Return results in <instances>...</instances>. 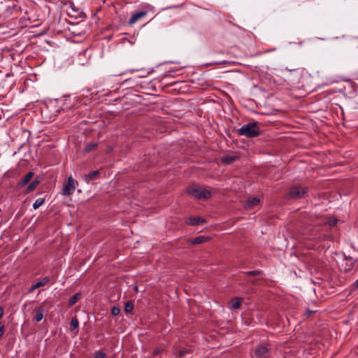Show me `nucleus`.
Wrapping results in <instances>:
<instances>
[{"label": "nucleus", "instance_id": "1", "mask_svg": "<svg viewBox=\"0 0 358 358\" xmlns=\"http://www.w3.org/2000/svg\"><path fill=\"white\" fill-rule=\"evenodd\" d=\"M186 192L189 195L199 199H208L212 196L209 189L196 184L189 185Z\"/></svg>", "mask_w": 358, "mask_h": 358}, {"label": "nucleus", "instance_id": "2", "mask_svg": "<svg viewBox=\"0 0 358 358\" xmlns=\"http://www.w3.org/2000/svg\"><path fill=\"white\" fill-rule=\"evenodd\" d=\"M237 132L240 136L255 138L260 134V128L257 122H251L242 126Z\"/></svg>", "mask_w": 358, "mask_h": 358}, {"label": "nucleus", "instance_id": "3", "mask_svg": "<svg viewBox=\"0 0 358 358\" xmlns=\"http://www.w3.org/2000/svg\"><path fill=\"white\" fill-rule=\"evenodd\" d=\"M307 193V187L301 185H294L290 187L287 194V197L293 199H301L306 196Z\"/></svg>", "mask_w": 358, "mask_h": 358}, {"label": "nucleus", "instance_id": "4", "mask_svg": "<svg viewBox=\"0 0 358 358\" xmlns=\"http://www.w3.org/2000/svg\"><path fill=\"white\" fill-rule=\"evenodd\" d=\"M355 260L351 257L345 256L343 261L339 264L340 270L343 272L347 273L351 271L355 264Z\"/></svg>", "mask_w": 358, "mask_h": 358}, {"label": "nucleus", "instance_id": "5", "mask_svg": "<svg viewBox=\"0 0 358 358\" xmlns=\"http://www.w3.org/2000/svg\"><path fill=\"white\" fill-rule=\"evenodd\" d=\"M78 182L72 178V177H69L66 183L64 184V187L62 189L63 194L69 196L73 194L76 189V184Z\"/></svg>", "mask_w": 358, "mask_h": 358}, {"label": "nucleus", "instance_id": "6", "mask_svg": "<svg viewBox=\"0 0 358 358\" xmlns=\"http://www.w3.org/2000/svg\"><path fill=\"white\" fill-rule=\"evenodd\" d=\"M269 352V349L267 346L260 345L257 347L255 351V355L257 358H266Z\"/></svg>", "mask_w": 358, "mask_h": 358}, {"label": "nucleus", "instance_id": "7", "mask_svg": "<svg viewBox=\"0 0 358 358\" xmlns=\"http://www.w3.org/2000/svg\"><path fill=\"white\" fill-rule=\"evenodd\" d=\"M146 15H147V11H140V12L134 13L129 20V24H133L137 20L145 17Z\"/></svg>", "mask_w": 358, "mask_h": 358}, {"label": "nucleus", "instance_id": "8", "mask_svg": "<svg viewBox=\"0 0 358 358\" xmlns=\"http://www.w3.org/2000/svg\"><path fill=\"white\" fill-rule=\"evenodd\" d=\"M34 173L32 171L28 172L24 178L17 183V186L20 187H24L28 184V182L32 179Z\"/></svg>", "mask_w": 358, "mask_h": 358}, {"label": "nucleus", "instance_id": "9", "mask_svg": "<svg viewBox=\"0 0 358 358\" xmlns=\"http://www.w3.org/2000/svg\"><path fill=\"white\" fill-rule=\"evenodd\" d=\"M49 280L50 279L48 277L43 278L41 281L32 285L29 288V292H32L34 290L45 285L49 282Z\"/></svg>", "mask_w": 358, "mask_h": 358}, {"label": "nucleus", "instance_id": "10", "mask_svg": "<svg viewBox=\"0 0 358 358\" xmlns=\"http://www.w3.org/2000/svg\"><path fill=\"white\" fill-rule=\"evenodd\" d=\"M208 240V238L204 236H200L196 237L195 238H189L187 241V243L192 245H199L201 244Z\"/></svg>", "mask_w": 358, "mask_h": 358}, {"label": "nucleus", "instance_id": "11", "mask_svg": "<svg viewBox=\"0 0 358 358\" xmlns=\"http://www.w3.org/2000/svg\"><path fill=\"white\" fill-rule=\"evenodd\" d=\"M41 179L39 177H36L27 187L25 193L28 194L34 191L36 187L40 184Z\"/></svg>", "mask_w": 358, "mask_h": 358}, {"label": "nucleus", "instance_id": "12", "mask_svg": "<svg viewBox=\"0 0 358 358\" xmlns=\"http://www.w3.org/2000/svg\"><path fill=\"white\" fill-rule=\"evenodd\" d=\"M205 223V220L201 217H190L187 222L188 224L190 225H200Z\"/></svg>", "mask_w": 358, "mask_h": 358}, {"label": "nucleus", "instance_id": "13", "mask_svg": "<svg viewBox=\"0 0 358 358\" xmlns=\"http://www.w3.org/2000/svg\"><path fill=\"white\" fill-rule=\"evenodd\" d=\"M242 299L241 298H234L232 299L229 302L230 308L238 309L241 307Z\"/></svg>", "mask_w": 358, "mask_h": 358}, {"label": "nucleus", "instance_id": "14", "mask_svg": "<svg viewBox=\"0 0 358 358\" xmlns=\"http://www.w3.org/2000/svg\"><path fill=\"white\" fill-rule=\"evenodd\" d=\"M80 297H81V294L80 292L76 293L73 296H72L68 301V304H67L68 308H70V307L73 306V305H75L77 303V301L80 299Z\"/></svg>", "mask_w": 358, "mask_h": 358}, {"label": "nucleus", "instance_id": "15", "mask_svg": "<svg viewBox=\"0 0 358 358\" xmlns=\"http://www.w3.org/2000/svg\"><path fill=\"white\" fill-rule=\"evenodd\" d=\"M45 312V308L43 306H41L38 307V308L36 310V315H35V320L37 322H40L43 318V313Z\"/></svg>", "mask_w": 358, "mask_h": 358}, {"label": "nucleus", "instance_id": "16", "mask_svg": "<svg viewBox=\"0 0 358 358\" xmlns=\"http://www.w3.org/2000/svg\"><path fill=\"white\" fill-rule=\"evenodd\" d=\"M260 202V199L257 197H252L247 201V207L253 208L257 206Z\"/></svg>", "mask_w": 358, "mask_h": 358}, {"label": "nucleus", "instance_id": "17", "mask_svg": "<svg viewBox=\"0 0 358 358\" xmlns=\"http://www.w3.org/2000/svg\"><path fill=\"white\" fill-rule=\"evenodd\" d=\"M100 174L99 170H96L90 172L87 175L85 176V180L89 182L90 181L94 180L95 177L98 176Z\"/></svg>", "mask_w": 358, "mask_h": 358}, {"label": "nucleus", "instance_id": "18", "mask_svg": "<svg viewBox=\"0 0 358 358\" xmlns=\"http://www.w3.org/2000/svg\"><path fill=\"white\" fill-rule=\"evenodd\" d=\"M134 310V303L131 301H128L124 304V310L125 313H130Z\"/></svg>", "mask_w": 358, "mask_h": 358}, {"label": "nucleus", "instance_id": "19", "mask_svg": "<svg viewBox=\"0 0 358 358\" xmlns=\"http://www.w3.org/2000/svg\"><path fill=\"white\" fill-rule=\"evenodd\" d=\"M98 146V144L96 143H88L85 145L84 150L85 152H89L94 149H96Z\"/></svg>", "mask_w": 358, "mask_h": 358}, {"label": "nucleus", "instance_id": "20", "mask_svg": "<svg viewBox=\"0 0 358 358\" xmlns=\"http://www.w3.org/2000/svg\"><path fill=\"white\" fill-rule=\"evenodd\" d=\"M236 156H225L222 158V162L226 164H231L236 159Z\"/></svg>", "mask_w": 358, "mask_h": 358}, {"label": "nucleus", "instance_id": "21", "mask_svg": "<svg viewBox=\"0 0 358 358\" xmlns=\"http://www.w3.org/2000/svg\"><path fill=\"white\" fill-rule=\"evenodd\" d=\"M44 202L45 198L38 199L34 203L33 208L36 210L43 205Z\"/></svg>", "mask_w": 358, "mask_h": 358}, {"label": "nucleus", "instance_id": "22", "mask_svg": "<svg viewBox=\"0 0 358 358\" xmlns=\"http://www.w3.org/2000/svg\"><path fill=\"white\" fill-rule=\"evenodd\" d=\"M70 325H71V328L72 329H73V330H74V329H77V328L78 327L79 322H78V319H77V317H74L71 320V322H70Z\"/></svg>", "mask_w": 358, "mask_h": 358}, {"label": "nucleus", "instance_id": "23", "mask_svg": "<svg viewBox=\"0 0 358 358\" xmlns=\"http://www.w3.org/2000/svg\"><path fill=\"white\" fill-rule=\"evenodd\" d=\"M120 308H119V306H114L111 308V314H112V315L117 316V315H118L120 314Z\"/></svg>", "mask_w": 358, "mask_h": 358}, {"label": "nucleus", "instance_id": "24", "mask_svg": "<svg viewBox=\"0 0 358 358\" xmlns=\"http://www.w3.org/2000/svg\"><path fill=\"white\" fill-rule=\"evenodd\" d=\"M94 358H107V355L105 352L99 350L95 352Z\"/></svg>", "mask_w": 358, "mask_h": 358}, {"label": "nucleus", "instance_id": "25", "mask_svg": "<svg viewBox=\"0 0 358 358\" xmlns=\"http://www.w3.org/2000/svg\"><path fill=\"white\" fill-rule=\"evenodd\" d=\"M338 222V220H337L336 218H330L328 220V224L331 227H334L337 224Z\"/></svg>", "mask_w": 358, "mask_h": 358}, {"label": "nucleus", "instance_id": "26", "mask_svg": "<svg viewBox=\"0 0 358 358\" xmlns=\"http://www.w3.org/2000/svg\"><path fill=\"white\" fill-rule=\"evenodd\" d=\"M247 273L250 275H257L259 274H260V271H248L247 272Z\"/></svg>", "mask_w": 358, "mask_h": 358}, {"label": "nucleus", "instance_id": "27", "mask_svg": "<svg viewBox=\"0 0 358 358\" xmlns=\"http://www.w3.org/2000/svg\"><path fill=\"white\" fill-rule=\"evenodd\" d=\"M5 331L4 325L0 322V338L2 337Z\"/></svg>", "mask_w": 358, "mask_h": 358}, {"label": "nucleus", "instance_id": "28", "mask_svg": "<svg viewBox=\"0 0 358 358\" xmlns=\"http://www.w3.org/2000/svg\"><path fill=\"white\" fill-rule=\"evenodd\" d=\"M190 351H191V350L189 349V348L188 349H185V350H182L180 348V357L185 355V354L189 353Z\"/></svg>", "mask_w": 358, "mask_h": 358}, {"label": "nucleus", "instance_id": "29", "mask_svg": "<svg viewBox=\"0 0 358 358\" xmlns=\"http://www.w3.org/2000/svg\"><path fill=\"white\" fill-rule=\"evenodd\" d=\"M11 8H12V10H13L12 13L13 11L17 12L18 10H20V8L19 6H17V5H13Z\"/></svg>", "mask_w": 358, "mask_h": 358}, {"label": "nucleus", "instance_id": "30", "mask_svg": "<svg viewBox=\"0 0 358 358\" xmlns=\"http://www.w3.org/2000/svg\"><path fill=\"white\" fill-rule=\"evenodd\" d=\"M159 352L160 350L159 349H155L152 352V355L155 357L159 353Z\"/></svg>", "mask_w": 358, "mask_h": 358}, {"label": "nucleus", "instance_id": "31", "mask_svg": "<svg viewBox=\"0 0 358 358\" xmlns=\"http://www.w3.org/2000/svg\"><path fill=\"white\" fill-rule=\"evenodd\" d=\"M3 308L2 306H0V319L3 317Z\"/></svg>", "mask_w": 358, "mask_h": 358}, {"label": "nucleus", "instance_id": "32", "mask_svg": "<svg viewBox=\"0 0 358 358\" xmlns=\"http://www.w3.org/2000/svg\"><path fill=\"white\" fill-rule=\"evenodd\" d=\"M27 20L30 21L31 20V17L29 16H27Z\"/></svg>", "mask_w": 358, "mask_h": 358}, {"label": "nucleus", "instance_id": "33", "mask_svg": "<svg viewBox=\"0 0 358 358\" xmlns=\"http://www.w3.org/2000/svg\"><path fill=\"white\" fill-rule=\"evenodd\" d=\"M134 289L137 292V291H138V287H137V286H136V287H134Z\"/></svg>", "mask_w": 358, "mask_h": 358}, {"label": "nucleus", "instance_id": "34", "mask_svg": "<svg viewBox=\"0 0 358 358\" xmlns=\"http://www.w3.org/2000/svg\"><path fill=\"white\" fill-rule=\"evenodd\" d=\"M356 285H357V287H358V279L356 281Z\"/></svg>", "mask_w": 358, "mask_h": 358}, {"label": "nucleus", "instance_id": "35", "mask_svg": "<svg viewBox=\"0 0 358 358\" xmlns=\"http://www.w3.org/2000/svg\"><path fill=\"white\" fill-rule=\"evenodd\" d=\"M309 314L313 313V311L308 310Z\"/></svg>", "mask_w": 358, "mask_h": 358}, {"label": "nucleus", "instance_id": "36", "mask_svg": "<svg viewBox=\"0 0 358 358\" xmlns=\"http://www.w3.org/2000/svg\"><path fill=\"white\" fill-rule=\"evenodd\" d=\"M180 102H181V101H184V100H183V99H180Z\"/></svg>", "mask_w": 358, "mask_h": 358}]
</instances>
